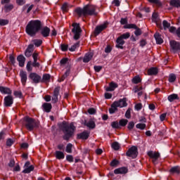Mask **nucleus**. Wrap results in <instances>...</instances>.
<instances>
[{"label":"nucleus","instance_id":"f257e3e1","mask_svg":"<svg viewBox=\"0 0 180 180\" xmlns=\"http://www.w3.org/2000/svg\"><path fill=\"white\" fill-rule=\"evenodd\" d=\"M41 21L39 20H30L26 26L25 31L28 36L34 37L39 32L42 37H49L50 36V28L47 26L42 27Z\"/></svg>","mask_w":180,"mask_h":180},{"label":"nucleus","instance_id":"f03ea898","mask_svg":"<svg viewBox=\"0 0 180 180\" xmlns=\"http://www.w3.org/2000/svg\"><path fill=\"white\" fill-rule=\"evenodd\" d=\"M60 129L65 134L63 136V140H66V141H68V140H70V139H71V137L74 136L76 128L72 123L68 124L66 122H63L60 124Z\"/></svg>","mask_w":180,"mask_h":180},{"label":"nucleus","instance_id":"7ed1b4c3","mask_svg":"<svg viewBox=\"0 0 180 180\" xmlns=\"http://www.w3.org/2000/svg\"><path fill=\"white\" fill-rule=\"evenodd\" d=\"M127 106V101L126 98H120L118 101H114L109 109L110 113L112 115L117 112L118 108H126Z\"/></svg>","mask_w":180,"mask_h":180},{"label":"nucleus","instance_id":"20e7f679","mask_svg":"<svg viewBox=\"0 0 180 180\" xmlns=\"http://www.w3.org/2000/svg\"><path fill=\"white\" fill-rule=\"evenodd\" d=\"M72 26L73 27L72 29L73 39L75 40H79V37H81V33H82V30L81 29L79 24H78L77 22L72 23Z\"/></svg>","mask_w":180,"mask_h":180},{"label":"nucleus","instance_id":"39448f33","mask_svg":"<svg viewBox=\"0 0 180 180\" xmlns=\"http://www.w3.org/2000/svg\"><path fill=\"white\" fill-rule=\"evenodd\" d=\"M25 127L30 131H32L33 129L39 126V124L36 122V120H34V119L30 118L29 117H25Z\"/></svg>","mask_w":180,"mask_h":180},{"label":"nucleus","instance_id":"423d86ee","mask_svg":"<svg viewBox=\"0 0 180 180\" xmlns=\"http://www.w3.org/2000/svg\"><path fill=\"white\" fill-rule=\"evenodd\" d=\"M86 16H93L96 15V6L91 4H87L84 6Z\"/></svg>","mask_w":180,"mask_h":180},{"label":"nucleus","instance_id":"0eeeda50","mask_svg":"<svg viewBox=\"0 0 180 180\" xmlns=\"http://www.w3.org/2000/svg\"><path fill=\"white\" fill-rule=\"evenodd\" d=\"M30 79L33 81L34 84H39L41 82V76L39 75L36 72H32L29 75Z\"/></svg>","mask_w":180,"mask_h":180},{"label":"nucleus","instance_id":"6e6552de","mask_svg":"<svg viewBox=\"0 0 180 180\" xmlns=\"http://www.w3.org/2000/svg\"><path fill=\"white\" fill-rule=\"evenodd\" d=\"M108 22H104L103 24L96 26L94 30V34L96 36H98V34H101V32H103L106 27H108Z\"/></svg>","mask_w":180,"mask_h":180},{"label":"nucleus","instance_id":"1a4fd4ad","mask_svg":"<svg viewBox=\"0 0 180 180\" xmlns=\"http://www.w3.org/2000/svg\"><path fill=\"white\" fill-rule=\"evenodd\" d=\"M137 147L132 146L127 152V157H131V158H136L137 157Z\"/></svg>","mask_w":180,"mask_h":180},{"label":"nucleus","instance_id":"9d476101","mask_svg":"<svg viewBox=\"0 0 180 180\" xmlns=\"http://www.w3.org/2000/svg\"><path fill=\"white\" fill-rule=\"evenodd\" d=\"M171 49L173 53H176V51H180V43L176 41H170L169 42Z\"/></svg>","mask_w":180,"mask_h":180},{"label":"nucleus","instance_id":"9b49d317","mask_svg":"<svg viewBox=\"0 0 180 180\" xmlns=\"http://www.w3.org/2000/svg\"><path fill=\"white\" fill-rule=\"evenodd\" d=\"M20 77L21 79V84L22 86H26L27 82V73L25 70L20 71Z\"/></svg>","mask_w":180,"mask_h":180},{"label":"nucleus","instance_id":"f8f14e48","mask_svg":"<svg viewBox=\"0 0 180 180\" xmlns=\"http://www.w3.org/2000/svg\"><path fill=\"white\" fill-rule=\"evenodd\" d=\"M33 51H34V46L33 44H30L25 51V56L27 58L33 56Z\"/></svg>","mask_w":180,"mask_h":180},{"label":"nucleus","instance_id":"ddd939ff","mask_svg":"<svg viewBox=\"0 0 180 180\" xmlns=\"http://www.w3.org/2000/svg\"><path fill=\"white\" fill-rule=\"evenodd\" d=\"M148 155L153 160V162H155L160 158V153L150 150L148 152Z\"/></svg>","mask_w":180,"mask_h":180},{"label":"nucleus","instance_id":"4468645a","mask_svg":"<svg viewBox=\"0 0 180 180\" xmlns=\"http://www.w3.org/2000/svg\"><path fill=\"white\" fill-rule=\"evenodd\" d=\"M60 94V87H56L53 91L52 96V103H57L58 102V95Z\"/></svg>","mask_w":180,"mask_h":180},{"label":"nucleus","instance_id":"2eb2a0df","mask_svg":"<svg viewBox=\"0 0 180 180\" xmlns=\"http://www.w3.org/2000/svg\"><path fill=\"white\" fill-rule=\"evenodd\" d=\"M75 13H77V15L79 16V18L84 16H86V10H85V7L84 6V8H75Z\"/></svg>","mask_w":180,"mask_h":180},{"label":"nucleus","instance_id":"dca6fc26","mask_svg":"<svg viewBox=\"0 0 180 180\" xmlns=\"http://www.w3.org/2000/svg\"><path fill=\"white\" fill-rule=\"evenodd\" d=\"M13 104V97H12V96H7L4 98L5 106H7V107L12 106Z\"/></svg>","mask_w":180,"mask_h":180},{"label":"nucleus","instance_id":"f3484780","mask_svg":"<svg viewBox=\"0 0 180 180\" xmlns=\"http://www.w3.org/2000/svg\"><path fill=\"white\" fill-rule=\"evenodd\" d=\"M89 137V132L86 131H84L77 134V139H79V140H88Z\"/></svg>","mask_w":180,"mask_h":180},{"label":"nucleus","instance_id":"a211bd4d","mask_svg":"<svg viewBox=\"0 0 180 180\" xmlns=\"http://www.w3.org/2000/svg\"><path fill=\"white\" fill-rule=\"evenodd\" d=\"M124 39H122L120 37H118L116 39V45L115 47L117 49H123V46L124 45Z\"/></svg>","mask_w":180,"mask_h":180},{"label":"nucleus","instance_id":"6ab92c4d","mask_svg":"<svg viewBox=\"0 0 180 180\" xmlns=\"http://www.w3.org/2000/svg\"><path fill=\"white\" fill-rule=\"evenodd\" d=\"M42 108L44 112H46V113H50V112H51V109H53V105H51V103H44L42 104Z\"/></svg>","mask_w":180,"mask_h":180},{"label":"nucleus","instance_id":"aec40b11","mask_svg":"<svg viewBox=\"0 0 180 180\" xmlns=\"http://www.w3.org/2000/svg\"><path fill=\"white\" fill-rule=\"evenodd\" d=\"M117 86H118V85L117 83L112 82L109 84V86L105 88V91L107 92H112V91H115V89L116 88H117Z\"/></svg>","mask_w":180,"mask_h":180},{"label":"nucleus","instance_id":"412c9836","mask_svg":"<svg viewBox=\"0 0 180 180\" xmlns=\"http://www.w3.org/2000/svg\"><path fill=\"white\" fill-rule=\"evenodd\" d=\"M128 171L126 167H120L114 170V174H115V175H119V174H127Z\"/></svg>","mask_w":180,"mask_h":180},{"label":"nucleus","instance_id":"4be33fe9","mask_svg":"<svg viewBox=\"0 0 180 180\" xmlns=\"http://www.w3.org/2000/svg\"><path fill=\"white\" fill-rule=\"evenodd\" d=\"M0 92L4 94V95H11L12 90L8 87L0 86Z\"/></svg>","mask_w":180,"mask_h":180},{"label":"nucleus","instance_id":"5701e85b","mask_svg":"<svg viewBox=\"0 0 180 180\" xmlns=\"http://www.w3.org/2000/svg\"><path fill=\"white\" fill-rule=\"evenodd\" d=\"M17 60L18 61L20 67H25V61H26V58L23 55H20L17 58Z\"/></svg>","mask_w":180,"mask_h":180},{"label":"nucleus","instance_id":"b1692460","mask_svg":"<svg viewBox=\"0 0 180 180\" xmlns=\"http://www.w3.org/2000/svg\"><path fill=\"white\" fill-rule=\"evenodd\" d=\"M154 37L155 39L157 44H162V43H164V40H162V38H161V35L158 32H156L154 34Z\"/></svg>","mask_w":180,"mask_h":180},{"label":"nucleus","instance_id":"393cba45","mask_svg":"<svg viewBox=\"0 0 180 180\" xmlns=\"http://www.w3.org/2000/svg\"><path fill=\"white\" fill-rule=\"evenodd\" d=\"M55 155H56V158L57 160H64L65 155H64V153L60 151V150H56L55 152Z\"/></svg>","mask_w":180,"mask_h":180},{"label":"nucleus","instance_id":"a878e982","mask_svg":"<svg viewBox=\"0 0 180 180\" xmlns=\"http://www.w3.org/2000/svg\"><path fill=\"white\" fill-rule=\"evenodd\" d=\"M158 74V68H150L148 70V75H157Z\"/></svg>","mask_w":180,"mask_h":180},{"label":"nucleus","instance_id":"bb28decb","mask_svg":"<svg viewBox=\"0 0 180 180\" xmlns=\"http://www.w3.org/2000/svg\"><path fill=\"white\" fill-rule=\"evenodd\" d=\"M179 99V97L178 96V94H171L167 97V100L169 101V102H174V101H178Z\"/></svg>","mask_w":180,"mask_h":180},{"label":"nucleus","instance_id":"cd10ccee","mask_svg":"<svg viewBox=\"0 0 180 180\" xmlns=\"http://www.w3.org/2000/svg\"><path fill=\"white\" fill-rule=\"evenodd\" d=\"M94 55L91 53H86L84 58H83V62L84 63H89L91 60L92 59V57Z\"/></svg>","mask_w":180,"mask_h":180},{"label":"nucleus","instance_id":"c85d7f7f","mask_svg":"<svg viewBox=\"0 0 180 180\" xmlns=\"http://www.w3.org/2000/svg\"><path fill=\"white\" fill-rule=\"evenodd\" d=\"M169 172L171 174H177V175L180 174V167L179 166L173 167L170 169Z\"/></svg>","mask_w":180,"mask_h":180},{"label":"nucleus","instance_id":"c756f323","mask_svg":"<svg viewBox=\"0 0 180 180\" xmlns=\"http://www.w3.org/2000/svg\"><path fill=\"white\" fill-rule=\"evenodd\" d=\"M86 126L89 127V129H95L96 127V124L95 122L92 120H90L86 123Z\"/></svg>","mask_w":180,"mask_h":180},{"label":"nucleus","instance_id":"7c9ffc66","mask_svg":"<svg viewBox=\"0 0 180 180\" xmlns=\"http://www.w3.org/2000/svg\"><path fill=\"white\" fill-rule=\"evenodd\" d=\"M51 77L49 74H44L41 79V82H50V79Z\"/></svg>","mask_w":180,"mask_h":180},{"label":"nucleus","instance_id":"2f4dec72","mask_svg":"<svg viewBox=\"0 0 180 180\" xmlns=\"http://www.w3.org/2000/svg\"><path fill=\"white\" fill-rule=\"evenodd\" d=\"M32 43H33V44H34V46L36 47H40L41 46V44H43V40H41V39H33Z\"/></svg>","mask_w":180,"mask_h":180},{"label":"nucleus","instance_id":"473e14b6","mask_svg":"<svg viewBox=\"0 0 180 180\" xmlns=\"http://www.w3.org/2000/svg\"><path fill=\"white\" fill-rule=\"evenodd\" d=\"M34 169V166L33 165H30L28 167L25 168L22 172L24 174H30V172H32V171H33Z\"/></svg>","mask_w":180,"mask_h":180},{"label":"nucleus","instance_id":"72a5a7b5","mask_svg":"<svg viewBox=\"0 0 180 180\" xmlns=\"http://www.w3.org/2000/svg\"><path fill=\"white\" fill-rule=\"evenodd\" d=\"M171 6H174L175 8H179L180 1L179 0H172L170 1Z\"/></svg>","mask_w":180,"mask_h":180},{"label":"nucleus","instance_id":"f704fd0d","mask_svg":"<svg viewBox=\"0 0 180 180\" xmlns=\"http://www.w3.org/2000/svg\"><path fill=\"white\" fill-rule=\"evenodd\" d=\"M131 82L133 84H140V82H141V77H140V76L137 75L135 76L132 79H131Z\"/></svg>","mask_w":180,"mask_h":180},{"label":"nucleus","instance_id":"c9c22d12","mask_svg":"<svg viewBox=\"0 0 180 180\" xmlns=\"http://www.w3.org/2000/svg\"><path fill=\"white\" fill-rule=\"evenodd\" d=\"M26 68L28 72H31V71H33V63H32V61L30 60L27 62Z\"/></svg>","mask_w":180,"mask_h":180},{"label":"nucleus","instance_id":"e433bc0d","mask_svg":"<svg viewBox=\"0 0 180 180\" xmlns=\"http://www.w3.org/2000/svg\"><path fill=\"white\" fill-rule=\"evenodd\" d=\"M13 9V4H6L4 6L5 12H11Z\"/></svg>","mask_w":180,"mask_h":180},{"label":"nucleus","instance_id":"4c0bfd02","mask_svg":"<svg viewBox=\"0 0 180 180\" xmlns=\"http://www.w3.org/2000/svg\"><path fill=\"white\" fill-rule=\"evenodd\" d=\"M124 29H137L136 24H126L124 25Z\"/></svg>","mask_w":180,"mask_h":180},{"label":"nucleus","instance_id":"58836bf2","mask_svg":"<svg viewBox=\"0 0 180 180\" xmlns=\"http://www.w3.org/2000/svg\"><path fill=\"white\" fill-rule=\"evenodd\" d=\"M112 148L115 151H117L120 148V145L117 142H113L111 145Z\"/></svg>","mask_w":180,"mask_h":180},{"label":"nucleus","instance_id":"ea45409f","mask_svg":"<svg viewBox=\"0 0 180 180\" xmlns=\"http://www.w3.org/2000/svg\"><path fill=\"white\" fill-rule=\"evenodd\" d=\"M176 80V75L175 74H170L169 75V82H175Z\"/></svg>","mask_w":180,"mask_h":180},{"label":"nucleus","instance_id":"a19ab883","mask_svg":"<svg viewBox=\"0 0 180 180\" xmlns=\"http://www.w3.org/2000/svg\"><path fill=\"white\" fill-rule=\"evenodd\" d=\"M78 47H79V42H77L76 44H75L74 45H72V46L69 49V51H75V50H77V49H78Z\"/></svg>","mask_w":180,"mask_h":180},{"label":"nucleus","instance_id":"79ce46f5","mask_svg":"<svg viewBox=\"0 0 180 180\" xmlns=\"http://www.w3.org/2000/svg\"><path fill=\"white\" fill-rule=\"evenodd\" d=\"M128 122H129V120H125V119H122L120 120L119 124H120V126L124 127V126H126V124H127Z\"/></svg>","mask_w":180,"mask_h":180},{"label":"nucleus","instance_id":"37998d69","mask_svg":"<svg viewBox=\"0 0 180 180\" xmlns=\"http://www.w3.org/2000/svg\"><path fill=\"white\" fill-rule=\"evenodd\" d=\"M66 153L71 154L72 153V143H68L66 146Z\"/></svg>","mask_w":180,"mask_h":180},{"label":"nucleus","instance_id":"c03bdc74","mask_svg":"<svg viewBox=\"0 0 180 180\" xmlns=\"http://www.w3.org/2000/svg\"><path fill=\"white\" fill-rule=\"evenodd\" d=\"M163 27L165 30H167V29H169L171 24L168 22L167 20H163L162 22Z\"/></svg>","mask_w":180,"mask_h":180},{"label":"nucleus","instance_id":"a18cd8bd","mask_svg":"<svg viewBox=\"0 0 180 180\" xmlns=\"http://www.w3.org/2000/svg\"><path fill=\"white\" fill-rule=\"evenodd\" d=\"M125 117L127 119H130L131 117V108H128L125 112Z\"/></svg>","mask_w":180,"mask_h":180},{"label":"nucleus","instance_id":"49530a36","mask_svg":"<svg viewBox=\"0 0 180 180\" xmlns=\"http://www.w3.org/2000/svg\"><path fill=\"white\" fill-rule=\"evenodd\" d=\"M136 129H139L140 130H144V129H146V124H141V123H139L136 125Z\"/></svg>","mask_w":180,"mask_h":180},{"label":"nucleus","instance_id":"de8ad7c7","mask_svg":"<svg viewBox=\"0 0 180 180\" xmlns=\"http://www.w3.org/2000/svg\"><path fill=\"white\" fill-rule=\"evenodd\" d=\"M120 37L122 38L123 40H126L130 37V34L129 32H126L120 35Z\"/></svg>","mask_w":180,"mask_h":180},{"label":"nucleus","instance_id":"09e8293b","mask_svg":"<svg viewBox=\"0 0 180 180\" xmlns=\"http://www.w3.org/2000/svg\"><path fill=\"white\" fill-rule=\"evenodd\" d=\"M70 69H68L66 70V72H65V74L62 76L60 81H64V79H65L67 78V77H68V75H70Z\"/></svg>","mask_w":180,"mask_h":180},{"label":"nucleus","instance_id":"8fccbe9b","mask_svg":"<svg viewBox=\"0 0 180 180\" xmlns=\"http://www.w3.org/2000/svg\"><path fill=\"white\" fill-rule=\"evenodd\" d=\"M119 126H120V124L117 121L112 122L111 123V127H112V129H119Z\"/></svg>","mask_w":180,"mask_h":180},{"label":"nucleus","instance_id":"3c124183","mask_svg":"<svg viewBox=\"0 0 180 180\" xmlns=\"http://www.w3.org/2000/svg\"><path fill=\"white\" fill-rule=\"evenodd\" d=\"M8 23H9V20L0 19V26H6Z\"/></svg>","mask_w":180,"mask_h":180},{"label":"nucleus","instance_id":"603ef678","mask_svg":"<svg viewBox=\"0 0 180 180\" xmlns=\"http://www.w3.org/2000/svg\"><path fill=\"white\" fill-rule=\"evenodd\" d=\"M32 56L34 61H37V60H39V53L34 52L33 54L32 55Z\"/></svg>","mask_w":180,"mask_h":180},{"label":"nucleus","instance_id":"864d4df0","mask_svg":"<svg viewBox=\"0 0 180 180\" xmlns=\"http://www.w3.org/2000/svg\"><path fill=\"white\" fill-rule=\"evenodd\" d=\"M68 62V58H63L60 60V65H65V64H67Z\"/></svg>","mask_w":180,"mask_h":180},{"label":"nucleus","instance_id":"5fc2aeb1","mask_svg":"<svg viewBox=\"0 0 180 180\" xmlns=\"http://www.w3.org/2000/svg\"><path fill=\"white\" fill-rule=\"evenodd\" d=\"M134 108L136 110H141V109H143V104H141V103H137L135 105Z\"/></svg>","mask_w":180,"mask_h":180},{"label":"nucleus","instance_id":"6e6d98bb","mask_svg":"<svg viewBox=\"0 0 180 180\" xmlns=\"http://www.w3.org/2000/svg\"><path fill=\"white\" fill-rule=\"evenodd\" d=\"M66 160L68 161V162H74V157L71 155H68L66 156Z\"/></svg>","mask_w":180,"mask_h":180},{"label":"nucleus","instance_id":"4d7b16f0","mask_svg":"<svg viewBox=\"0 0 180 180\" xmlns=\"http://www.w3.org/2000/svg\"><path fill=\"white\" fill-rule=\"evenodd\" d=\"M32 67L34 68H40V63L37 60H34L32 63Z\"/></svg>","mask_w":180,"mask_h":180},{"label":"nucleus","instance_id":"13d9d810","mask_svg":"<svg viewBox=\"0 0 180 180\" xmlns=\"http://www.w3.org/2000/svg\"><path fill=\"white\" fill-rule=\"evenodd\" d=\"M134 127V122H129L127 126V129L129 130H133Z\"/></svg>","mask_w":180,"mask_h":180},{"label":"nucleus","instance_id":"bf43d9fd","mask_svg":"<svg viewBox=\"0 0 180 180\" xmlns=\"http://www.w3.org/2000/svg\"><path fill=\"white\" fill-rule=\"evenodd\" d=\"M150 4H155L156 5H161L160 0H148Z\"/></svg>","mask_w":180,"mask_h":180},{"label":"nucleus","instance_id":"052dcab7","mask_svg":"<svg viewBox=\"0 0 180 180\" xmlns=\"http://www.w3.org/2000/svg\"><path fill=\"white\" fill-rule=\"evenodd\" d=\"M14 95L16 98H22L23 96L21 91H15Z\"/></svg>","mask_w":180,"mask_h":180},{"label":"nucleus","instance_id":"680f3d73","mask_svg":"<svg viewBox=\"0 0 180 180\" xmlns=\"http://www.w3.org/2000/svg\"><path fill=\"white\" fill-rule=\"evenodd\" d=\"M60 49L62 51H67L68 50V46L67 44H61Z\"/></svg>","mask_w":180,"mask_h":180},{"label":"nucleus","instance_id":"e2e57ef3","mask_svg":"<svg viewBox=\"0 0 180 180\" xmlns=\"http://www.w3.org/2000/svg\"><path fill=\"white\" fill-rule=\"evenodd\" d=\"M104 96L105 99H112V96H113V95L110 93H105Z\"/></svg>","mask_w":180,"mask_h":180},{"label":"nucleus","instance_id":"0e129e2a","mask_svg":"<svg viewBox=\"0 0 180 180\" xmlns=\"http://www.w3.org/2000/svg\"><path fill=\"white\" fill-rule=\"evenodd\" d=\"M13 144V141L11 139H7L6 141V146L8 147H11Z\"/></svg>","mask_w":180,"mask_h":180},{"label":"nucleus","instance_id":"69168bd1","mask_svg":"<svg viewBox=\"0 0 180 180\" xmlns=\"http://www.w3.org/2000/svg\"><path fill=\"white\" fill-rule=\"evenodd\" d=\"M135 30H136V31L134 32L135 36H141V30H140V28H136Z\"/></svg>","mask_w":180,"mask_h":180},{"label":"nucleus","instance_id":"338daca9","mask_svg":"<svg viewBox=\"0 0 180 180\" xmlns=\"http://www.w3.org/2000/svg\"><path fill=\"white\" fill-rule=\"evenodd\" d=\"M120 22L121 25H124V26H125V25H127V18H121Z\"/></svg>","mask_w":180,"mask_h":180},{"label":"nucleus","instance_id":"774afa93","mask_svg":"<svg viewBox=\"0 0 180 180\" xmlns=\"http://www.w3.org/2000/svg\"><path fill=\"white\" fill-rule=\"evenodd\" d=\"M88 113H89V115H95L96 113V110L94 108H89L88 110Z\"/></svg>","mask_w":180,"mask_h":180}]
</instances>
